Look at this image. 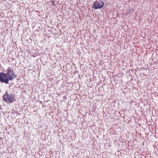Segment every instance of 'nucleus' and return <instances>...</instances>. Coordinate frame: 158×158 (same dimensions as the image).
Masks as SVG:
<instances>
[{
  "label": "nucleus",
  "instance_id": "obj_1",
  "mask_svg": "<svg viewBox=\"0 0 158 158\" xmlns=\"http://www.w3.org/2000/svg\"><path fill=\"white\" fill-rule=\"evenodd\" d=\"M6 76L10 81H12L15 78L16 76L13 69L10 67H9L6 70Z\"/></svg>",
  "mask_w": 158,
  "mask_h": 158
},
{
  "label": "nucleus",
  "instance_id": "obj_2",
  "mask_svg": "<svg viewBox=\"0 0 158 158\" xmlns=\"http://www.w3.org/2000/svg\"><path fill=\"white\" fill-rule=\"evenodd\" d=\"M3 97V99L5 102L11 103L14 101V97L13 95L9 94L7 92H6L4 94Z\"/></svg>",
  "mask_w": 158,
  "mask_h": 158
},
{
  "label": "nucleus",
  "instance_id": "obj_3",
  "mask_svg": "<svg viewBox=\"0 0 158 158\" xmlns=\"http://www.w3.org/2000/svg\"><path fill=\"white\" fill-rule=\"evenodd\" d=\"M9 80L6 74L3 72L0 73V81L1 82L7 84L9 83Z\"/></svg>",
  "mask_w": 158,
  "mask_h": 158
},
{
  "label": "nucleus",
  "instance_id": "obj_4",
  "mask_svg": "<svg viewBox=\"0 0 158 158\" xmlns=\"http://www.w3.org/2000/svg\"><path fill=\"white\" fill-rule=\"evenodd\" d=\"M104 5V3L102 1L100 2L96 1L94 2L93 6L94 9H97L102 8L103 6Z\"/></svg>",
  "mask_w": 158,
  "mask_h": 158
}]
</instances>
